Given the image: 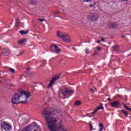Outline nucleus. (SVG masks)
<instances>
[{
    "label": "nucleus",
    "instance_id": "1",
    "mask_svg": "<svg viewBox=\"0 0 131 131\" xmlns=\"http://www.w3.org/2000/svg\"><path fill=\"white\" fill-rule=\"evenodd\" d=\"M45 117V121L49 130L50 131H66L65 127L63 125V121L58 122V116L55 113L53 109L46 110L42 113Z\"/></svg>",
    "mask_w": 131,
    "mask_h": 131
},
{
    "label": "nucleus",
    "instance_id": "2",
    "mask_svg": "<svg viewBox=\"0 0 131 131\" xmlns=\"http://www.w3.org/2000/svg\"><path fill=\"white\" fill-rule=\"evenodd\" d=\"M30 97H31L30 92L20 90L12 97L11 100L12 104L13 105L20 104V103L21 104H26V103H28V99Z\"/></svg>",
    "mask_w": 131,
    "mask_h": 131
},
{
    "label": "nucleus",
    "instance_id": "3",
    "mask_svg": "<svg viewBox=\"0 0 131 131\" xmlns=\"http://www.w3.org/2000/svg\"><path fill=\"white\" fill-rule=\"evenodd\" d=\"M40 126L38 125L35 122H34L25 127L21 131H40Z\"/></svg>",
    "mask_w": 131,
    "mask_h": 131
},
{
    "label": "nucleus",
    "instance_id": "4",
    "mask_svg": "<svg viewBox=\"0 0 131 131\" xmlns=\"http://www.w3.org/2000/svg\"><path fill=\"white\" fill-rule=\"evenodd\" d=\"M57 35L59 38H62V40L64 41H66V42H70V37L68 34L58 31Z\"/></svg>",
    "mask_w": 131,
    "mask_h": 131
},
{
    "label": "nucleus",
    "instance_id": "5",
    "mask_svg": "<svg viewBox=\"0 0 131 131\" xmlns=\"http://www.w3.org/2000/svg\"><path fill=\"white\" fill-rule=\"evenodd\" d=\"M74 91L69 88H64L61 90V94L63 97H66L68 95H73Z\"/></svg>",
    "mask_w": 131,
    "mask_h": 131
},
{
    "label": "nucleus",
    "instance_id": "6",
    "mask_svg": "<svg viewBox=\"0 0 131 131\" xmlns=\"http://www.w3.org/2000/svg\"><path fill=\"white\" fill-rule=\"evenodd\" d=\"M1 128L6 131H10L12 130V125L8 122L3 121L1 123Z\"/></svg>",
    "mask_w": 131,
    "mask_h": 131
},
{
    "label": "nucleus",
    "instance_id": "7",
    "mask_svg": "<svg viewBox=\"0 0 131 131\" xmlns=\"http://www.w3.org/2000/svg\"><path fill=\"white\" fill-rule=\"evenodd\" d=\"M50 49L52 53H55V54H59V53H61V49L56 45H52L50 47Z\"/></svg>",
    "mask_w": 131,
    "mask_h": 131
},
{
    "label": "nucleus",
    "instance_id": "8",
    "mask_svg": "<svg viewBox=\"0 0 131 131\" xmlns=\"http://www.w3.org/2000/svg\"><path fill=\"white\" fill-rule=\"evenodd\" d=\"M59 78H60V76H59L58 75L53 77V78L51 79V80H50V82L49 85L47 86V88L48 89L50 88H52L53 85H54V84H55V82H56V81L58 80V79H59Z\"/></svg>",
    "mask_w": 131,
    "mask_h": 131
},
{
    "label": "nucleus",
    "instance_id": "9",
    "mask_svg": "<svg viewBox=\"0 0 131 131\" xmlns=\"http://www.w3.org/2000/svg\"><path fill=\"white\" fill-rule=\"evenodd\" d=\"M88 18V20L92 21V22H95V21L98 20L99 16H98V14L97 13H91Z\"/></svg>",
    "mask_w": 131,
    "mask_h": 131
},
{
    "label": "nucleus",
    "instance_id": "10",
    "mask_svg": "<svg viewBox=\"0 0 131 131\" xmlns=\"http://www.w3.org/2000/svg\"><path fill=\"white\" fill-rule=\"evenodd\" d=\"M110 105L113 108H119L121 104H120V101H115L110 103Z\"/></svg>",
    "mask_w": 131,
    "mask_h": 131
},
{
    "label": "nucleus",
    "instance_id": "11",
    "mask_svg": "<svg viewBox=\"0 0 131 131\" xmlns=\"http://www.w3.org/2000/svg\"><path fill=\"white\" fill-rule=\"evenodd\" d=\"M99 110H104V105H103V103H100V105L98 106L95 110L94 112L92 113V115L93 116L94 115H96V112H98Z\"/></svg>",
    "mask_w": 131,
    "mask_h": 131
},
{
    "label": "nucleus",
    "instance_id": "12",
    "mask_svg": "<svg viewBox=\"0 0 131 131\" xmlns=\"http://www.w3.org/2000/svg\"><path fill=\"white\" fill-rule=\"evenodd\" d=\"M110 28H117L118 25L116 23H111L109 25Z\"/></svg>",
    "mask_w": 131,
    "mask_h": 131
},
{
    "label": "nucleus",
    "instance_id": "13",
    "mask_svg": "<svg viewBox=\"0 0 131 131\" xmlns=\"http://www.w3.org/2000/svg\"><path fill=\"white\" fill-rule=\"evenodd\" d=\"M19 33H20V34H22V35L25 34H28L29 33V30H27L26 31H24L23 30H21L19 31Z\"/></svg>",
    "mask_w": 131,
    "mask_h": 131
},
{
    "label": "nucleus",
    "instance_id": "14",
    "mask_svg": "<svg viewBox=\"0 0 131 131\" xmlns=\"http://www.w3.org/2000/svg\"><path fill=\"white\" fill-rule=\"evenodd\" d=\"M120 111L122 112L123 114L125 115L126 117H127L128 116V113H127V112H126V111H124V110H121L119 111V112H120Z\"/></svg>",
    "mask_w": 131,
    "mask_h": 131
},
{
    "label": "nucleus",
    "instance_id": "15",
    "mask_svg": "<svg viewBox=\"0 0 131 131\" xmlns=\"http://www.w3.org/2000/svg\"><path fill=\"white\" fill-rule=\"evenodd\" d=\"M26 41V39H23L18 41V45H23Z\"/></svg>",
    "mask_w": 131,
    "mask_h": 131
},
{
    "label": "nucleus",
    "instance_id": "16",
    "mask_svg": "<svg viewBox=\"0 0 131 131\" xmlns=\"http://www.w3.org/2000/svg\"><path fill=\"white\" fill-rule=\"evenodd\" d=\"M113 49L114 51H115V52H117V51L119 50V46H118V45H116L113 47Z\"/></svg>",
    "mask_w": 131,
    "mask_h": 131
},
{
    "label": "nucleus",
    "instance_id": "17",
    "mask_svg": "<svg viewBox=\"0 0 131 131\" xmlns=\"http://www.w3.org/2000/svg\"><path fill=\"white\" fill-rule=\"evenodd\" d=\"M31 5H36L37 4V0H30Z\"/></svg>",
    "mask_w": 131,
    "mask_h": 131
},
{
    "label": "nucleus",
    "instance_id": "18",
    "mask_svg": "<svg viewBox=\"0 0 131 131\" xmlns=\"http://www.w3.org/2000/svg\"><path fill=\"white\" fill-rule=\"evenodd\" d=\"M80 104H81V102H80V101H79V100L76 101L75 102V105H76V106H79V105H80Z\"/></svg>",
    "mask_w": 131,
    "mask_h": 131
},
{
    "label": "nucleus",
    "instance_id": "19",
    "mask_svg": "<svg viewBox=\"0 0 131 131\" xmlns=\"http://www.w3.org/2000/svg\"><path fill=\"white\" fill-rule=\"evenodd\" d=\"M27 122V120H26V118H24L21 119V123L24 124V123H26Z\"/></svg>",
    "mask_w": 131,
    "mask_h": 131
},
{
    "label": "nucleus",
    "instance_id": "20",
    "mask_svg": "<svg viewBox=\"0 0 131 131\" xmlns=\"http://www.w3.org/2000/svg\"><path fill=\"white\" fill-rule=\"evenodd\" d=\"M124 107L125 108V109L131 112V108H129V107L126 106L125 104H124Z\"/></svg>",
    "mask_w": 131,
    "mask_h": 131
},
{
    "label": "nucleus",
    "instance_id": "21",
    "mask_svg": "<svg viewBox=\"0 0 131 131\" xmlns=\"http://www.w3.org/2000/svg\"><path fill=\"white\" fill-rule=\"evenodd\" d=\"M16 24H17V25H19V24H20V19H19V18H17L16 19Z\"/></svg>",
    "mask_w": 131,
    "mask_h": 131
},
{
    "label": "nucleus",
    "instance_id": "22",
    "mask_svg": "<svg viewBox=\"0 0 131 131\" xmlns=\"http://www.w3.org/2000/svg\"><path fill=\"white\" fill-rule=\"evenodd\" d=\"M83 3H91L92 0H82Z\"/></svg>",
    "mask_w": 131,
    "mask_h": 131
},
{
    "label": "nucleus",
    "instance_id": "23",
    "mask_svg": "<svg viewBox=\"0 0 131 131\" xmlns=\"http://www.w3.org/2000/svg\"><path fill=\"white\" fill-rule=\"evenodd\" d=\"M9 70L10 72H11V73H15V70H14L13 69L10 68Z\"/></svg>",
    "mask_w": 131,
    "mask_h": 131
},
{
    "label": "nucleus",
    "instance_id": "24",
    "mask_svg": "<svg viewBox=\"0 0 131 131\" xmlns=\"http://www.w3.org/2000/svg\"><path fill=\"white\" fill-rule=\"evenodd\" d=\"M90 130L92 131L93 130V125H92V123L90 122Z\"/></svg>",
    "mask_w": 131,
    "mask_h": 131
},
{
    "label": "nucleus",
    "instance_id": "25",
    "mask_svg": "<svg viewBox=\"0 0 131 131\" xmlns=\"http://www.w3.org/2000/svg\"><path fill=\"white\" fill-rule=\"evenodd\" d=\"M38 20L40 21V22H43L45 21V19H43V18H39Z\"/></svg>",
    "mask_w": 131,
    "mask_h": 131
},
{
    "label": "nucleus",
    "instance_id": "26",
    "mask_svg": "<svg viewBox=\"0 0 131 131\" xmlns=\"http://www.w3.org/2000/svg\"><path fill=\"white\" fill-rule=\"evenodd\" d=\"M99 127H101V128H103V127H104L103 126V124H102V123H99Z\"/></svg>",
    "mask_w": 131,
    "mask_h": 131
},
{
    "label": "nucleus",
    "instance_id": "27",
    "mask_svg": "<svg viewBox=\"0 0 131 131\" xmlns=\"http://www.w3.org/2000/svg\"><path fill=\"white\" fill-rule=\"evenodd\" d=\"M85 52L86 53V54H89V53H90V50H89V49H86Z\"/></svg>",
    "mask_w": 131,
    "mask_h": 131
},
{
    "label": "nucleus",
    "instance_id": "28",
    "mask_svg": "<svg viewBox=\"0 0 131 131\" xmlns=\"http://www.w3.org/2000/svg\"><path fill=\"white\" fill-rule=\"evenodd\" d=\"M97 49L98 51H101V50H102V48H101L100 47H97Z\"/></svg>",
    "mask_w": 131,
    "mask_h": 131
},
{
    "label": "nucleus",
    "instance_id": "29",
    "mask_svg": "<svg viewBox=\"0 0 131 131\" xmlns=\"http://www.w3.org/2000/svg\"><path fill=\"white\" fill-rule=\"evenodd\" d=\"M24 53V51H20V54L18 55L17 56H21V55H22L23 53Z\"/></svg>",
    "mask_w": 131,
    "mask_h": 131
},
{
    "label": "nucleus",
    "instance_id": "30",
    "mask_svg": "<svg viewBox=\"0 0 131 131\" xmlns=\"http://www.w3.org/2000/svg\"><path fill=\"white\" fill-rule=\"evenodd\" d=\"M90 91L91 92H92V93H94L95 91H94V89H92V88H90Z\"/></svg>",
    "mask_w": 131,
    "mask_h": 131
},
{
    "label": "nucleus",
    "instance_id": "31",
    "mask_svg": "<svg viewBox=\"0 0 131 131\" xmlns=\"http://www.w3.org/2000/svg\"><path fill=\"white\" fill-rule=\"evenodd\" d=\"M55 14H56V15H59V14H60V12L58 11H56V12H55Z\"/></svg>",
    "mask_w": 131,
    "mask_h": 131
},
{
    "label": "nucleus",
    "instance_id": "32",
    "mask_svg": "<svg viewBox=\"0 0 131 131\" xmlns=\"http://www.w3.org/2000/svg\"><path fill=\"white\" fill-rule=\"evenodd\" d=\"M101 41H105V39L104 38H101Z\"/></svg>",
    "mask_w": 131,
    "mask_h": 131
},
{
    "label": "nucleus",
    "instance_id": "33",
    "mask_svg": "<svg viewBox=\"0 0 131 131\" xmlns=\"http://www.w3.org/2000/svg\"><path fill=\"white\" fill-rule=\"evenodd\" d=\"M90 7L91 8H93V7H94V5H90Z\"/></svg>",
    "mask_w": 131,
    "mask_h": 131
},
{
    "label": "nucleus",
    "instance_id": "34",
    "mask_svg": "<svg viewBox=\"0 0 131 131\" xmlns=\"http://www.w3.org/2000/svg\"><path fill=\"white\" fill-rule=\"evenodd\" d=\"M107 101H111V98H110V97H109V98L107 99Z\"/></svg>",
    "mask_w": 131,
    "mask_h": 131
},
{
    "label": "nucleus",
    "instance_id": "35",
    "mask_svg": "<svg viewBox=\"0 0 131 131\" xmlns=\"http://www.w3.org/2000/svg\"><path fill=\"white\" fill-rule=\"evenodd\" d=\"M102 130H103V128H101L99 130V131H102Z\"/></svg>",
    "mask_w": 131,
    "mask_h": 131
},
{
    "label": "nucleus",
    "instance_id": "36",
    "mask_svg": "<svg viewBox=\"0 0 131 131\" xmlns=\"http://www.w3.org/2000/svg\"><path fill=\"white\" fill-rule=\"evenodd\" d=\"M23 77V75H21L20 77V79H22V78Z\"/></svg>",
    "mask_w": 131,
    "mask_h": 131
},
{
    "label": "nucleus",
    "instance_id": "37",
    "mask_svg": "<svg viewBox=\"0 0 131 131\" xmlns=\"http://www.w3.org/2000/svg\"><path fill=\"white\" fill-rule=\"evenodd\" d=\"M100 42H101V41L100 40L97 41V43H100Z\"/></svg>",
    "mask_w": 131,
    "mask_h": 131
},
{
    "label": "nucleus",
    "instance_id": "38",
    "mask_svg": "<svg viewBox=\"0 0 131 131\" xmlns=\"http://www.w3.org/2000/svg\"><path fill=\"white\" fill-rule=\"evenodd\" d=\"M129 56H130V54H129V55L126 56V57H129Z\"/></svg>",
    "mask_w": 131,
    "mask_h": 131
},
{
    "label": "nucleus",
    "instance_id": "39",
    "mask_svg": "<svg viewBox=\"0 0 131 131\" xmlns=\"http://www.w3.org/2000/svg\"><path fill=\"white\" fill-rule=\"evenodd\" d=\"M122 1H123V2H125V1H126L127 0H122Z\"/></svg>",
    "mask_w": 131,
    "mask_h": 131
},
{
    "label": "nucleus",
    "instance_id": "40",
    "mask_svg": "<svg viewBox=\"0 0 131 131\" xmlns=\"http://www.w3.org/2000/svg\"><path fill=\"white\" fill-rule=\"evenodd\" d=\"M122 37H124V35H122Z\"/></svg>",
    "mask_w": 131,
    "mask_h": 131
},
{
    "label": "nucleus",
    "instance_id": "41",
    "mask_svg": "<svg viewBox=\"0 0 131 131\" xmlns=\"http://www.w3.org/2000/svg\"><path fill=\"white\" fill-rule=\"evenodd\" d=\"M28 70H29V69H27V71H28Z\"/></svg>",
    "mask_w": 131,
    "mask_h": 131
},
{
    "label": "nucleus",
    "instance_id": "42",
    "mask_svg": "<svg viewBox=\"0 0 131 131\" xmlns=\"http://www.w3.org/2000/svg\"><path fill=\"white\" fill-rule=\"evenodd\" d=\"M106 97H108V95H106Z\"/></svg>",
    "mask_w": 131,
    "mask_h": 131
}]
</instances>
